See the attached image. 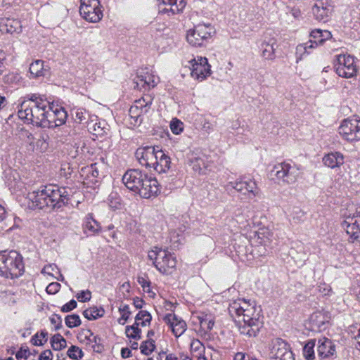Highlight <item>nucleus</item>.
<instances>
[{
	"mask_svg": "<svg viewBox=\"0 0 360 360\" xmlns=\"http://www.w3.org/2000/svg\"><path fill=\"white\" fill-rule=\"evenodd\" d=\"M319 292L323 295H327L331 292L330 286L326 283H321L320 285L319 286Z\"/></svg>",
	"mask_w": 360,
	"mask_h": 360,
	"instance_id": "62",
	"label": "nucleus"
},
{
	"mask_svg": "<svg viewBox=\"0 0 360 360\" xmlns=\"http://www.w3.org/2000/svg\"><path fill=\"white\" fill-rule=\"evenodd\" d=\"M145 175V173L139 169H130L123 175L122 181L128 189L136 193Z\"/></svg>",
	"mask_w": 360,
	"mask_h": 360,
	"instance_id": "17",
	"label": "nucleus"
},
{
	"mask_svg": "<svg viewBox=\"0 0 360 360\" xmlns=\"http://www.w3.org/2000/svg\"><path fill=\"white\" fill-rule=\"evenodd\" d=\"M190 347L192 352H198V357L202 356L201 353L204 351L205 347L199 340L193 339L190 344Z\"/></svg>",
	"mask_w": 360,
	"mask_h": 360,
	"instance_id": "53",
	"label": "nucleus"
},
{
	"mask_svg": "<svg viewBox=\"0 0 360 360\" xmlns=\"http://www.w3.org/2000/svg\"><path fill=\"white\" fill-rule=\"evenodd\" d=\"M190 64L191 77L198 81L202 82L212 74L211 65L206 57L197 56L188 61Z\"/></svg>",
	"mask_w": 360,
	"mask_h": 360,
	"instance_id": "12",
	"label": "nucleus"
},
{
	"mask_svg": "<svg viewBox=\"0 0 360 360\" xmlns=\"http://www.w3.org/2000/svg\"><path fill=\"white\" fill-rule=\"evenodd\" d=\"M91 297V293L89 290H82L77 295V298L79 302H84L89 301Z\"/></svg>",
	"mask_w": 360,
	"mask_h": 360,
	"instance_id": "58",
	"label": "nucleus"
},
{
	"mask_svg": "<svg viewBox=\"0 0 360 360\" xmlns=\"http://www.w3.org/2000/svg\"><path fill=\"white\" fill-rule=\"evenodd\" d=\"M65 324L68 328H72L79 326L81 324V320L78 315H68L65 319Z\"/></svg>",
	"mask_w": 360,
	"mask_h": 360,
	"instance_id": "48",
	"label": "nucleus"
},
{
	"mask_svg": "<svg viewBox=\"0 0 360 360\" xmlns=\"http://www.w3.org/2000/svg\"><path fill=\"white\" fill-rule=\"evenodd\" d=\"M104 310L96 307H90L84 311L83 315L88 320L96 319L103 316Z\"/></svg>",
	"mask_w": 360,
	"mask_h": 360,
	"instance_id": "37",
	"label": "nucleus"
},
{
	"mask_svg": "<svg viewBox=\"0 0 360 360\" xmlns=\"http://www.w3.org/2000/svg\"><path fill=\"white\" fill-rule=\"evenodd\" d=\"M270 352L272 356L276 359L293 360L292 354L288 350L287 344L281 339H276L271 342Z\"/></svg>",
	"mask_w": 360,
	"mask_h": 360,
	"instance_id": "20",
	"label": "nucleus"
},
{
	"mask_svg": "<svg viewBox=\"0 0 360 360\" xmlns=\"http://www.w3.org/2000/svg\"><path fill=\"white\" fill-rule=\"evenodd\" d=\"M315 346V342L314 340H310L309 341L306 343L303 348V355L304 356L309 360L314 359V347Z\"/></svg>",
	"mask_w": 360,
	"mask_h": 360,
	"instance_id": "44",
	"label": "nucleus"
},
{
	"mask_svg": "<svg viewBox=\"0 0 360 360\" xmlns=\"http://www.w3.org/2000/svg\"><path fill=\"white\" fill-rule=\"evenodd\" d=\"M313 50L314 44L311 41L298 45L296 49L297 62L304 59L307 55L312 53Z\"/></svg>",
	"mask_w": 360,
	"mask_h": 360,
	"instance_id": "31",
	"label": "nucleus"
},
{
	"mask_svg": "<svg viewBox=\"0 0 360 360\" xmlns=\"http://www.w3.org/2000/svg\"><path fill=\"white\" fill-rule=\"evenodd\" d=\"M151 98L148 97L136 100L129 109V115L132 118L138 119L141 115L146 114L150 108Z\"/></svg>",
	"mask_w": 360,
	"mask_h": 360,
	"instance_id": "23",
	"label": "nucleus"
},
{
	"mask_svg": "<svg viewBox=\"0 0 360 360\" xmlns=\"http://www.w3.org/2000/svg\"><path fill=\"white\" fill-rule=\"evenodd\" d=\"M41 274L51 277H56V274H59V271L56 265L51 264L45 266L41 270Z\"/></svg>",
	"mask_w": 360,
	"mask_h": 360,
	"instance_id": "52",
	"label": "nucleus"
},
{
	"mask_svg": "<svg viewBox=\"0 0 360 360\" xmlns=\"http://www.w3.org/2000/svg\"><path fill=\"white\" fill-rule=\"evenodd\" d=\"M60 289V284L57 282H52L48 285L46 288L47 293L54 295L57 293Z\"/></svg>",
	"mask_w": 360,
	"mask_h": 360,
	"instance_id": "56",
	"label": "nucleus"
},
{
	"mask_svg": "<svg viewBox=\"0 0 360 360\" xmlns=\"http://www.w3.org/2000/svg\"><path fill=\"white\" fill-rule=\"evenodd\" d=\"M50 321L53 325H54L55 330H58L61 327V321L60 317H51Z\"/></svg>",
	"mask_w": 360,
	"mask_h": 360,
	"instance_id": "64",
	"label": "nucleus"
},
{
	"mask_svg": "<svg viewBox=\"0 0 360 360\" xmlns=\"http://www.w3.org/2000/svg\"><path fill=\"white\" fill-rule=\"evenodd\" d=\"M136 193L141 198H150L156 196L160 191L159 184L156 179L148 176L146 174Z\"/></svg>",
	"mask_w": 360,
	"mask_h": 360,
	"instance_id": "16",
	"label": "nucleus"
},
{
	"mask_svg": "<svg viewBox=\"0 0 360 360\" xmlns=\"http://www.w3.org/2000/svg\"><path fill=\"white\" fill-rule=\"evenodd\" d=\"M144 82L145 81L143 75H138L134 82V83L136 84L134 87L140 90H141L142 89H147L148 86L146 85V83H145Z\"/></svg>",
	"mask_w": 360,
	"mask_h": 360,
	"instance_id": "57",
	"label": "nucleus"
},
{
	"mask_svg": "<svg viewBox=\"0 0 360 360\" xmlns=\"http://www.w3.org/2000/svg\"><path fill=\"white\" fill-rule=\"evenodd\" d=\"M136 156L140 164L148 169H153L157 172L165 173L171 167L170 158L158 147L148 146L139 148Z\"/></svg>",
	"mask_w": 360,
	"mask_h": 360,
	"instance_id": "4",
	"label": "nucleus"
},
{
	"mask_svg": "<svg viewBox=\"0 0 360 360\" xmlns=\"http://www.w3.org/2000/svg\"><path fill=\"white\" fill-rule=\"evenodd\" d=\"M187 325L182 319L177 321V325L173 328V334L176 337L181 336L186 330Z\"/></svg>",
	"mask_w": 360,
	"mask_h": 360,
	"instance_id": "51",
	"label": "nucleus"
},
{
	"mask_svg": "<svg viewBox=\"0 0 360 360\" xmlns=\"http://www.w3.org/2000/svg\"><path fill=\"white\" fill-rule=\"evenodd\" d=\"M342 226L349 236V241L360 244V212L349 210L344 214Z\"/></svg>",
	"mask_w": 360,
	"mask_h": 360,
	"instance_id": "10",
	"label": "nucleus"
},
{
	"mask_svg": "<svg viewBox=\"0 0 360 360\" xmlns=\"http://www.w3.org/2000/svg\"><path fill=\"white\" fill-rule=\"evenodd\" d=\"M229 313L237 318L239 322L243 321L250 329L246 332L249 336H255L262 326L263 321L261 309L255 302L245 299H237L229 306Z\"/></svg>",
	"mask_w": 360,
	"mask_h": 360,
	"instance_id": "1",
	"label": "nucleus"
},
{
	"mask_svg": "<svg viewBox=\"0 0 360 360\" xmlns=\"http://www.w3.org/2000/svg\"><path fill=\"white\" fill-rule=\"evenodd\" d=\"M144 82L148 86V89L155 87L159 82V77L153 73H146L144 75Z\"/></svg>",
	"mask_w": 360,
	"mask_h": 360,
	"instance_id": "47",
	"label": "nucleus"
},
{
	"mask_svg": "<svg viewBox=\"0 0 360 360\" xmlns=\"http://www.w3.org/2000/svg\"><path fill=\"white\" fill-rule=\"evenodd\" d=\"M30 354V352L29 349L27 347H22L17 352L15 357L18 360H27Z\"/></svg>",
	"mask_w": 360,
	"mask_h": 360,
	"instance_id": "54",
	"label": "nucleus"
},
{
	"mask_svg": "<svg viewBox=\"0 0 360 360\" xmlns=\"http://www.w3.org/2000/svg\"><path fill=\"white\" fill-rule=\"evenodd\" d=\"M163 320L165 321L166 324L169 326V327L173 332V328H175L176 326L177 325V321L179 320H182V319L178 317L174 314L169 313L164 316Z\"/></svg>",
	"mask_w": 360,
	"mask_h": 360,
	"instance_id": "46",
	"label": "nucleus"
},
{
	"mask_svg": "<svg viewBox=\"0 0 360 360\" xmlns=\"http://www.w3.org/2000/svg\"><path fill=\"white\" fill-rule=\"evenodd\" d=\"M170 129L174 134H180L184 130V123L178 119H173L170 122Z\"/></svg>",
	"mask_w": 360,
	"mask_h": 360,
	"instance_id": "50",
	"label": "nucleus"
},
{
	"mask_svg": "<svg viewBox=\"0 0 360 360\" xmlns=\"http://www.w3.org/2000/svg\"><path fill=\"white\" fill-rule=\"evenodd\" d=\"M275 47L274 44L263 42L262 44V56L268 60H274L276 58Z\"/></svg>",
	"mask_w": 360,
	"mask_h": 360,
	"instance_id": "35",
	"label": "nucleus"
},
{
	"mask_svg": "<svg viewBox=\"0 0 360 360\" xmlns=\"http://www.w3.org/2000/svg\"><path fill=\"white\" fill-rule=\"evenodd\" d=\"M68 193L65 188L49 185L37 191L29 192L26 197L27 205L31 209L54 208L60 207L68 199Z\"/></svg>",
	"mask_w": 360,
	"mask_h": 360,
	"instance_id": "2",
	"label": "nucleus"
},
{
	"mask_svg": "<svg viewBox=\"0 0 360 360\" xmlns=\"http://www.w3.org/2000/svg\"><path fill=\"white\" fill-rule=\"evenodd\" d=\"M4 24L6 27L10 26V28H7L6 31L8 32H13L15 30V28L14 27L17 26L19 24V22L14 20L6 19L4 22Z\"/></svg>",
	"mask_w": 360,
	"mask_h": 360,
	"instance_id": "60",
	"label": "nucleus"
},
{
	"mask_svg": "<svg viewBox=\"0 0 360 360\" xmlns=\"http://www.w3.org/2000/svg\"><path fill=\"white\" fill-rule=\"evenodd\" d=\"M159 11L162 13L174 15L181 12L186 7L185 0H158Z\"/></svg>",
	"mask_w": 360,
	"mask_h": 360,
	"instance_id": "21",
	"label": "nucleus"
},
{
	"mask_svg": "<svg viewBox=\"0 0 360 360\" xmlns=\"http://www.w3.org/2000/svg\"><path fill=\"white\" fill-rule=\"evenodd\" d=\"M79 13L82 17L90 22H98L103 18L99 0H81Z\"/></svg>",
	"mask_w": 360,
	"mask_h": 360,
	"instance_id": "13",
	"label": "nucleus"
},
{
	"mask_svg": "<svg viewBox=\"0 0 360 360\" xmlns=\"http://www.w3.org/2000/svg\"><path fill=\"white\" fill-rule=\"evenodd\" d=\"M7 183L10 188L14 191L21 190L23 188V183L16 172H11Z\"/></svg>",
	"mask_w": 360,
	"mask_h": 360,
	"instance_id": "34",
	"label": "nucleus"
},
{
	"mask_svg": "<svg viewBox=\"0 0 360 360\" xmlns=\"http://www.w3.org/2000/svg\"><path fill=\"white\" fill-rule=\"evenodd\" d=\"M67 355L73 360H79L83 357L84 353L79 347L72 345L68 349Z\"/></svg>",
	"mask_w": 360,
	"mask_h": 360,
	"instance_id": "43",
	"label": "nucleus"
},
{
	"mask_svg": "<svg viewBox=\"0 0 360 360\" xmlns=\"http://www.w3.org/2000/svg\"><path fill=\"white\" fill-rule=\"evenodd\" d=\"M273 232L266 227L259 228L255 233L254 240L257 245L262 246L259 251L260 255H265L267 253L266 247H269L273 238Z\"/></svg>",
	"mask_w": 360,
	"mask_h": 360,
	"instance_id": "19",
	"label": "nucleus"
},
{
	"mask_svg": "<svg viewBox=\"0 0 360 360\" xmlns=\"http://www.w3.org/2000/svg\"><path fill=\"white\" fill-rule=\"evenodd\" d=\"M334 68L338 76L347 79L355 77L358 71L354 58L347 54L336 56Z\"/></svg>",
	"mask_w": 360,
	"mask_h": 360,
	"instance_id": "9",
	"label": "nucleus"
},
{
	"mask_svg": "<svg viewBox=\"0 0 360 360\" xmlns=\"http://www.w3.org/2000/svg\"><path fill=\"white\" fill-rule=\"evenodd\" d=\"M339 134L348 142L360 141V119L352 117L344 119L339 126Z\"/></svg>",
	"mask_w": 360,
	"mask_h": 360,
	"instance_id": "11",
	"label": "nucleus"
},
{
	"mask_svg": "<svg viewBox=\"0 0 360 360\" xmlns=\"http://www.w3.org/2000/svg\"><path fill=\"white\" fill-rule=\"evenodd\" d=\"M49 104L46 100L37 98L34 96L30 100L23 101L19 106L18 117L25 122L31 123L37 127H46L49 122L47 121L46 114L49 110Z\"/></svg>",
	"mask_w": 360,
	"mask_h": 360,
	"instance_id": "3",
	"label": "nucleus"
},
{
	"mask_svg": "<svg viewBox=\"0 0 360 360\" xmlns=\"http://www.w3.org/2000/svg\"><path fill=\"white\" fill-rule=\"evenodd\" d=\"M46 114L47 121L49 122L46 127L51 128L60 126L66 122L68 114L64 108L56 106L53 107L49 104V110Z\"/></svg>",
	"mask_w": 360,
	"mask_h": 360,
	"instance_id": "18",
	"label": "nucleus"
},
{
	"mask_svg": "<svg viewBox=\"0 0 360 360\" xmlns=\"http://www.w3.org/2000/svg\"><path fill=\"white\" fill-rule=\"evenodd\" d=\"M138 283L141 285L143 288V290L150 297H155L156 293L151 286L150 281L145 277H139Z\"/></svg>",
	"mask_w": 360,
	"mask_h": 360,
	"instance_id": "39",
	"label": "nucleus"
},
{
	"mask_svg": "<svg viewBox=\"0 0 360 360\" xmlns=\"http://www.w3.org/2000/svg\"><path fill=\"white\" fill-rule=\"evenodd\" d=\"M108 205L112 210L121 208L122 203L120 195L117 193H111L108 198Z\"/></svg>",
	"mask_w": 360,
	"mask_h": 360,
	"instance_id": "40",
	"label": "nucleus"
},
{
	"mask_svg": "<svg viewBox=\"0 0 360 360\" xmlns=\"http://www.w3.org/2000/svg\"><path fill=\"white\" fill-rule=\"evenodd\" d=\"M335 352V345L330 340L323 338L319 340L318 354L321 359L329 358Z\"/></svg>",
	"mask_w": 360,
	"mask_h": 360,
	"instance_id": "26",
	"label": "nucleus"
},
{
	"mask_svg": "<svg viewBox=\"0 0 360 360\" xmlns=\"http://www.w3.org/2000/svg\"><path fill=\"white\" fill-rule=\"evenodd\" d=\"M333 12V6L330 0L316 1V20L327 21Z\"/></svg>",
	"mask_w": 360,
	"mask_h": 360,
	"instance_id": "24",
	"label": "nucleus"
},
{
	"mask_svg": "<svg viewBox=\"0 0 360 360\" xmlns=\"http://www.w3.org/2000/svg\"><path fill=\"white\" fill-rule=\"evenodd\" d=\"M213 28L210 25L198 24L187 32L186 40L193 46H200L211 37Z\"/></svg>",
	"mask_w": 360,
	"mask_h": 360,
	"instance_id": "14",
	"label": "nucleus"
},
{
	"mask_svg": "<svg viewBox=\"0 0 360 360\" xmlns=\"http://www.w3.org/2000/svg\"><path fill=\"white\" fill-rule=\"evenodd\" d=\"M53 352L50 349H46L41 353L39 360H53Z\"/></svg>",
	"mask_w": 360,
	"mask_h": 360,
	"instance_id": "61",
	"label": "nucleus"
},
{
	"mask_svg": "<svg viewBox=\"0 0 360 360\" xmlns=\"http://www.w3.org/2000/svg\"><path fill=\"white\" fill-rule=\"evenodd\" d=\"M125 333L127 338L138 340L141 338V330L133 324L126 327Z\"/></svg>",
	"mask_w": 360,
	"mask_h": 360,
	"instance_id": "42",
	"label": "nucleus"
},
{
	"mask_svg": "<svg viewBox=\"0 0 360 360\" xmlns=\"http://www.w3.org/2000/svg\"><path fill=\"white\" fill-rule=\"evenodd\" d=\"M155 345L153 340L143 342L140 345V350L143 354L150 355L155 349Z\"/></svg>",
	"mask_w": 360,
	"mask_h": 360,
	"instance_id": "41",
	"label": "nucleus"
},
{
	"mask_svg": "<svg viewBox=\"0 0 360 360\" xmlns=\"http://www.w3.org/2000/svg\"><path fill=\"white\" fill-rule=\"evenodd\" d=\"M269 175L271 180L280 185H291L300 178L301 172L297 165L283 162L274 165Z\"/></svg>",
	"mask_w": 360,
	"mask_h": 360,
	"instance_id": "6",
	"label": "nucleus"
},
{
	"mask_svg": "<svg viewBox=\"0 0 360 360\" xmlns=\"http://www.w3.org/2000/svg\"><path fill=\"white\" fill-rule=\"evenodd\" d=\"M24 271L22 257L16 251L0 252V275L8 278H18Z\"/></svg>",
	"mask_w": 360,
	"mask_h": 360,
	"instance_id": "5",
	"label": "nucleus"
},
{
	"mask_svg": "<svg viewBox=\"0 0 360 360\" xmlns=\"http://www.w3.org/2000/svg\"><path fill=\"white\" fill-rule=\"evenodd\" d=\"M88 127L91 133L100 137L107 135L110 131V126L105 120H98L95 122L91 120L88 124Z\"/></svg>",
	"mask_w": 360,
	"mask_h": 360,
	"instance_id": "28",
	"label": "nucleus"
},
{
	"mask_svg": "<svg viewBox=\"0 0 360 360\" xmlns=\"http://www.w3.org/2000/svg\"><path fill=\"white\" fill-rule=\"evenodd\" d=\"M44 61L41 60H36L30 65V73L32 78L44 77L46 74V70L44 66Z\"/></svg>",
	"mask_w": 360,
	"mask_h": 360,
	"instance_id": "29",
	"label": "nucleus"
},
{
	"mask_svg": "<svg viewBox=\"0 0 360 360\" xmlns=\"http://www.w3.org/2000/svg\"><path fill=\"white\" fill-rule=\"evenodd\" d=\"M252 359L254 358L246 355L243 352H237L233 357V360H252Z\"/></svg>",
	"mask_w": 360,
	"mask_h": 360,
	"instance_id": "63",
	"label": "nucleus"
},
{
	"mask_svg": "<svg viewBox=\"0 0 360 360\" xmlns=\"http://www.w3.org/2000/svg\"><path fill=\"white\" fill-rule=\"evenodd\" d=\"M52 348L56 351H60L67 346L66 340L59 333L54 335L51 339Z\"/></svg>",
	"mask_w": 360,
	"mask_h": 360,
	"instance_id": "36",
	"label": "nucleus"
},
{
	"mask_svg": "<svg viewBox=\"0 0 360 360\" xmlns=\"http://www.w3.org/2000/svg\"><path fill=\"white\" fill-rule=\"evenodd\" d=\"M77 307V302L74 300H70L69 302L64 304L61 311L63 312H68Z\"/></svg>",
	"mask_w": 360,
	"mask_h": 360,
	"instance_id": "59",
	"label": "nucleus"
},
{
	"mask_svg": "<svg viewBox=\"0 0 360 360\" xmlns=\"http://www.w3.org/2000/svg\"><path fill=\"white\" fill-rule=\"evenodd\" d=\"M151 321V315L146 311H140L136 316L134 323L138 328L146 327L150 325Z\"/></svg>",
	"mask_w": 360,
	"mask_h": 360,
	"instance_id": "33",
	"label": "nucleus"
},
{
	"mask_svg": "<svg viewBox=\"0 0 360 360\" xmlns=\"http://www.w3.org/2000/svg\"><path fill=\"white\" fill-rule=\"evenodd\" d=\"M155 267L162 274H170L176 266V258L167 249L154 247L148 254Z\"/></svg>",
	"mask_w": 360,
	"mask_h": 360,
	"instance_id": "7",
	"label": "nucleus"
},
{
	"mask_svg": "<svg viewBox=\"0 0 360 360\" xmlns=\"http://www.w3.org/2000/svg\"><path fill=\"white\" fill-rule=\"evenodd\" d=\"M79 174L84 180L87 181V182L84 181V184L96 182V179L98 176L99 174L98 165L97 163H94L82 167Z\"/></svg>",
	"mask_w": 360,
	"mask_h": 360,
	"instance_id": "27",
	"label": "nucleus"
},
{
	"mask_svg": "<svg viewBox=\"0 0 360 360\" xmlns=\"http://www.w3.org/2000/svg\"><path fill=\"white\" fill-rule=\"evenodd\" d=\"M78 339L80 342L86 345H91L93 343L97 342V337L88 329L82 330L78 335Z\"/></svg>",
	"mask_w": 360,
	"mask_h": 360,
	"instance_id": "32",
	"label": "nucleus"
},
{
	"mask_svg": "<svg viewBox=\"0 0 360 360\" xmlns=\"http://www.w3.org/2000/svg\"><path fill=\"white\" fill-rule=\"evenodd\" d=\"M322 162L330 169L340 168L345 162V156L340 152H330L323 157Z\"/></svg>",
	"mask_w": 360,
	"mask_h": 360,
	"instance_id": "25",
	"label": "nucleus"
},
{
	"mask_svg": "<svg viewBox=\"0 0 360 360\" xmlns=\"http://www.w3.org/2000/svg\"><path fill=\"white\" fill-rule=\"evenodd\" d=\"M101 229L100 224L94 218L92 214H89L85 219L84 224V231H89L91 234H96Z\"/></svg>",
	"mask_w": 360,
	"mask_h": 360,
	"instance_id": "30",
	"label": "nucleus"
},
{
	"mask_svg": "<svg viewBox=\"0 0 360 360\" xmlns=\"http://www.w3.org/2000/svg\"><path fill=\"white\" fill-rule=\"evenodd\" d=\"M87 112L85 109L79 108L76 110L75 112V120L76 122L81 123L86 120Z\"/></svg>",
	"mask_w": 360,
	"mask_h": 360,
	"instance_id": "55",
	"label": "nucleus"
},
{
	"mask_svg": "<svg viewBox=\"0 0 360 360\" xmlns=\"http://www.w3.org/2000/svg\"><path fill=\"white\" fill-rule=\"evenodd\" d=\"M192 321L200 326L201 330L207 333L211 331L214 325V316L211 314L205 312L196 313L192 316Z\"/></svg>",
	"mask_w": 360,
	"mask_h": 360,
	"instance_id": "22",
	"label": "nucleus"
},
{
	"mask_svg": "<svg viewBox=\"0 0 360 360\" xmlns=\"http://www.w3.org/2000/svg\"><path fill=\"white\" fill-rule=\"evenodd\" d=\"M331 38V34L328 30H321L316 29V45L323 44V43Z\"/></svg>",
	"mask_w": 360,
	"mask_h": 360,
	"instance_id": "49",
	"label": "nucleus"
},
{
	"mask_svg": "<svg viewBox=\"0 0 360 360\" xmlns=\"http://www.w3.org/2000/svg\"><path fill=\"white\" fill-rule=\"evenodd\" d=\"M19 139L29 153H44L49 147L47 139L44 135L33 133L25 128L20 129Z\"/></svg>",
	"mask_w": 360,
	"mask_h": 360,
	"instance_id": "8",
	"label": "nucleus"
},
{
	"mask_svg": "<svg viewBox=\"0 0 360 360\" xmlns=\"http://www.w3.org/2000/svg\"><path fill=\"white\" fill-rule=\"evenodd\" d=\"M48 332L42 330L32 338L31 342L35 346H42L48 341Z\"/></svg>",
	"mask_w": 360,
	"mask_h": 360,
	"instance_id": "38",
	"label": "nucleus"
},
{
	"mask_svg": "<svg viewBox=\"0 0 360 360\" xmlns=\"http://www.w3.org/2000/svg\"><path fill=\"white\" fill-rule=\"evenodd\" d=\"M119 311L121 316L118 319V323L121 325H124L131 314L129 307L127 304H122L119 308Z\"/></svg>",
	"mask_w": 360,
	"mask_h": 360,
	"instance_id": "45",
	"label": "nucleus"
},
{
	"mask_svg": "<svg viewBox=\"0 0 360 360\" xmlns=\"http://www.w3.org/2000/svg\"><path fill=\"white\" fill-rule=\"evenodd\" d=\"M225 188L226 189L232 188L243 195H247L250 199L259 196L261 193L257 182L252 179L230 181L225 186Z\"/></svg>",
	"mask_w": 360,
	"mask_h": 360,
	"instance_id": "15",
	"label": "nucleus"
}]
</instances>
